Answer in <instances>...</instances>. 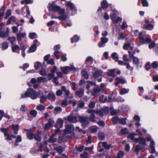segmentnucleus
<instances>
[{
    "label": "nucleus",
    "mask_w": 158,
    "mask_h": 158,
    "mask_svg": "<svg viewBox=\"0 0 158 158\" xmlns=\"http://www.w3.org/2000/svg\"><path fill=\"white\" fill-rule=\"evenodd\" d=\"M40 94V93H38L31 88L28 89L25 93L21 95L22 98H25L28 97L32 99H36Z\"/></svg>",
    "instance_id": "obj_1"
},
{
    "label": "nucleus",
    "mask_w": 158,
    "mask_h": 158,
    "mask_svg": "<svg viewBox=\"0 0 158 158\" xmlns=\"http://www.w3.org/2000/svg\"><path fill=\"white\" fill-rule=\"evenodd\" d=\"M146 140L147 141H150V153L153 154L155 153V155L156 156H158V152H156L154 146L155 143L153 140L152 139L151 137L149 136L146 138Z\"/></svg>",
    "instance_id": "obj_2"
},
{
    "label": "nucleus",
    "mask_w": 158,
    "mask_h": 158,
    "mask_svg": "<svg viewBox=\"0 0 158 158\" xmlns=\"http://www.w3.org/2000/svg\"><path fill=\"white\" fill-rule=\"evenodd\" d=\"M104 85L102 83L100 87H97L93 89V90L91 92L92 95L96 97L99 94V93L104 90Z\"/></svg>",
    "instance_id": "obj_3"
},
{
    "label": "nucleus",
    "mask_w": 158,
    "mask_h": 158,
    "mask_svg": "<svg viewBox=\"0 0 158 158\" xmlns=\"http://www.w3.org/2000/svg\"><path fill=\"white\" fill-rule=\"evenodd\" d=\"M61 90H57L56 93V95L57 96H60L62 95V91L65 93V94L66 96L69 95L70 94V92L69 90L66 89L65 86H63L61 87Z\"/></svg>",
    "instance_id": "obj_4"
},
{
    "label": "nucleus",
    "mask_w": 158,
    "mask_h": 158,
    "mask_svg": "<svg viewBox=\"0 0 158 158\" xmlns=\"http://www.w3.org/2000/svg\"><path fill=\"white\" fill-rule=\"evenodd\" d=\"M79 119L80 122L82 123V125L83 127H85L89 123V120L88 117L79 116Z\"/></svg>",
    "instance_id": "obj_5"
},
{
    "label": "nucleus",
    "mask_w": 158,
    "mask_h": 158,
    "mask_svg": "<svg viewBox=\"0 0 158 158\" xmlns=\"http://www.w3.org/2000/svg\"><path fill=\"white\" fill-rule=\"evenodd\" d=\"M66 128L64 131V136H65L67 134H70L74 130L73 125L72 124L67 125H66Z\"/></svg>",
    "instance_id": "obj_6"
},
{
    "label": "nucleus",
    "mask_w": 158,
    "mask_h": 158,
    "mask_svg": "<svg viewBox=\"0 0 158 158\" xmlns=\"http://www.w3.org/2000/svg\"><path fill=\"white\" fill-rule=\"evenodd\" d=\"M60 7L57 5H54V2L52 3H49L48 8L50 10L53 11L54 12H57Z\"/></svg>",
    "instance_id": "obj_7"
},
{
    "label": "nucleus",
    "mask_w": 158,
    "mask_h": 158,
    "mask_svg": "<svg viewBox=\"0 0 158 158\" xmlns=\"http://www.w3.org/2000/svg\"><path fill=\"white\" fill-rule=\"evenodd\" d=\"M94 111L95 110L88 109L87 110V113L91 114L89 116V120L93 122H96L95 117L94 114Z\"/></svg>",
    "instance_id": "obj_8"
},
{
    "label": "nucleus",
    "mask_w": 158,
    "mask_h": 158,
    "mask_svg": "<svg viewBox=\"0 0 158 158\" xmlns=\"http://www.w3.org/2000/svg\"><path fill=\"white\" fill-rule=\"evenodd\" d=\"M38 42V40H35L34 41L32 45L29 48L27 52H32L36 50L37 48L36 43Z\"/></svg>",
    "instance_id": "obj_9"
},
{
    "label": "nucleus",
    "mask_w": 158,
    "mask_h": 158,
    "mask_svg": "<svg viewBox=\"0 0 158 158\" xmlns=\"http://www.w3.org/2000/svg\"><path fill=\"white\" fill-rule=\"evenodd\" d=\"M108 41V39L106 37H102L101 38V41L98 43V46L100 47H103L105 46V44Z\"/></svg>",
    "instance_id": "obj_10"
},
{
    "label": "nucleus",
    "mask_w": 158,
    "mask_h": 158,
    "mask_svg": "<svg viewBox=\"0 0 158 158\" xmlns=\"http://www.w3.org/2000/svg\"><path fill=\"white\" fill-rule=\"evenodd\" d=\"M60 48V45H55L54 47L55 52L54 55L57 59H59L60 58V56L58 55V54L60 53V52L58 50Z\"/></svg>",
    "instance_id": "obj_11"
},
{
    "label": "nucleus",
    "mask_w": 158,
    "mask_h": 158,
    "mask_svg": "<svg viewBox=\"0 0 158 158\" xmlns=\"http://www.w3.org/2000/svg\"><path fill=\"white\" fill-rule=\"evenodd\" d=\"M67 120L71 123H75L77 122V117L73 116L72 114H71L67 117Z\"/></svg>",
    "instance_id": "obj_12"
},
{
    "label": "nucleus",
    "mask_w": 158,
    "mask_h": 158,
    "mask_svg": "<svg viewBox=\"0 0 158 158\" xmlns=\"http://www.w3.org/2000/svg\"><path fill=\"white\" fill-rule=\"evenodd\" d=\"M54 123V120L51 119H49L48 122L45 126V128L46 129H49L50 127H52Z\"/></svg>",
    "instance_id": "obj_13"
},
{
    "label": "nucleus",
    "mask_w": 158,
    "mask_h": 158,
    "mask_svg": "<svg viewBox=\"0 0 158 158\" xmlns=\"http://www.w3.org/2000/svg\"><path fill=\"white\" fill-rule=\"evenodd\" d=\"M110 16L111 19L115 23H118L119 21H121L122 19V18L120 17H118L117 18L114 17V15H110Z\"/></svg>",
    "instance_id": "obj_14"
},
{
    "label": "nucleus",
    "mask_w": 158,
    "mask_h": 158,
    "mask_svg": "<svg viewBox=\"0 0 158 158\" xmlns=\"http://www.w3.org/2000/svg\"><path fill=\"white\" fill-rule=\"evenodd\" d=\"M63 120L60 118H59L55 125V127L56 128H61L63 127Z\"/></svg>",
    "instance_id": "obj_15"
},
{
    "label": "nucleus",
    "mask_w": 158,
    "mask_h": 158,
    "mask_svg": "<svg viewBox=\"0 0 158 158\" xmlns=\"http://www.w3.org/2000/svg\"><path fill=\"white\" fill-rule=\"evenodd\" d=\"M47 98L50 100L53 101L55 99L56 96L54 93L51 92L48 94Z\"/></svg>",
    "instance_id": "obj_16"
},
{
    "label": "nucleus",
    "mask_w": 158,
    "mask_h": 158,
    "mask_svg": "<svg viewBox=\"0 0 158 158\" xmlns=\"http://www.w3.org/2000/svg\"><path fill=\"white\" fill-rule=\"evenodd\" d=\"M103 72L101 70H96L94 73V77L95 78H98L102 75Z\"/></svg>",
    "instance_id": "obj_17"
},
{
    "label": "nucleus",
    "mask_w": 158,
    "mask_h": 158,
    "mask_svg": "<svg viewBox=\"0 0 158 158\" xmlns=\"http://www.w3.org/2000/svg\"><path fill=\"white\" fill-rule=\"evenodd\" d=\"M54 149L56 150L59 154H60L64 151V148L61 146H59L56 147H55Z\"/></svg>",
    "instance_id": "obj_18"
},
{
    "label": "nucleus",
    "mask_w": 158,
    "mask_h": 158,
    "mask_svg": "<svg viewBox=\"0 0 158 158\" xmlns=\"http://www.w3.org/2000/svg\"><path fill=\"white\" fill-rule=\"evenodd\" d=\"M137 135L136 134L131 133L130 134L128 137V138L132 141L133 142H135L138 141V138H135V135Z\"/></svg>",
    "instance_id": "obj_19"
},
{
    "label": "nucleus",
    "mask_w": 158,
    "mask_h": 158,
    "mask_svg": "<svg viewBox=\"0 0 158 158\" xmlns=\"http://www.w3.org/2000/svg\"><path fill=\"white\" fill-rule=\"evenodd\" d=\"M129 91V89H128L123 88L119 89V93L120 95H123L128 93Z\"/></svg>",
    "instance_id": "obj_20"
},
{
    "label": "nucleus",
    "mask_w": 158,
    "mask_h": 158,
    "mask_svg": "<svg viewBox=\"0 0 158 158\" xmlns=\"http://www.w3.org/2000/svg\"><path fill=\"white\" fill-rule=\"evenodd\" d=\"M139 42L141 44H145V39L143 36H142V32H140L139 33Z\"/></svg>",
    "instance_id": "obj_21"
},
{
    "label": "nucleus",
    "mask_w": 158,
    "mask_h": 158,
    "mask_svg": "<svg viewBox=\"0 0 158 158\" xmlns=\"http://www.w3.org/2000/svg\"><path fill=\"white\" fill-rule=\"evenodd\" d=\"M19 47L17 45H15L11 47L12 51L13 52H16L18 53H19Z\"/></svg>",
    "instance_id": "obj_22"
},
{
    "label": "nucleus",
    "mask_w": 158,
    "mask_h": 158,
    "mask_svg": "<svg viewBox=\"0 0 158 158\" xmlns=\"http://www.w3.org/2000/svg\"><path fill=\"white\" fill-rule=\"evenodd\" d=\"M4 135L6 137V139L9 140H12V139H14L15 138V136L13 135H10L6 132H5Z\"/></svg>",
    "instance_id": "obj_23"
},
{
    "label": "nucleus",
    "mask_w": 158,
    "mask_h": 158,
    "mask_svg": "<svg viewBox=\"0 0 158 158\" xmlns=\"http://www.w3.org/2000/svg\"><path fill=\"white\" fill-rule=\"evenodd\" d=\"M84 90L82 89H80L79 90L76 91V95L79 97H82L84 95Z\"/></svg>",
    "instance_id": "obj_24"
},
{
    "label": "nucleus",
    "mask_w": 158,
    "mask_h": 158,
    "mask_svg": "<svg viewBox=\"0 0 158 158\" xmlns=\"http://www.w3.org/2000/svg\"><path fill=\"white\" fill-rule=\"evenodd\" d=\"M34 139L37 141H40L41 140L40 133L39 132L36 134H34Z\"/></svg>",
    "instance_id": "obj_25"
},
{
    "label": "nucleus",
    "mask_w": 158,
    "mask_h": 158,
    "mask_svg": "<svg viewBox=\"0 0 158 158\" xmlns=\"http://www.w3.org/2000/svg\"><path fill=\"white\" fill-rule=\"evenodd\" d=\"M55 136V134H52L48 140V142L52 143L55 142L57 140V139L54 137Z\"/></svg>",
    "instance_id": "obj_26"
},
{
    "label": "nucleus",
    "mask_w": 158,
    "mask_h": 158,
    "mask_svg": "<svg viewBox=\"0 0 158 158\" xmlns=\"http://www.w3.org/2000/svg\"><path fill=\"white\" fill-rule=\"evenodd\" d=\"M11 127L13 130H14V133L17 134L18 133L17 131L18 130L19 126L18 125L13 124L11 125Z\"/></svg>",
    "instance_id": "obj_27"
},
{
    "label": "nucleus",
    "mask_w": 158,
    "mask_h": 158,
    "mask_svg": "<svg viewBox=\"0 0 158 158\" xmlns=\"http://www.w3.org/2000/svg\"><path fill=\"white\" fill-rule=\"evenodd\" d=\"M133 64L137 67H138L139 64V60L137 57L134 56L133 57Z\"/></svg>",
    "instance_id": "obj_28"
},
{
    "label": "nucleus",
    "mask_w": 158,
    "mask_h": 158,
    "mask_svg": "<svg viewBox=\"0 0 158 158\" xmlns=\"http://www.w3.org/2000/svg\"><path fill=\"white\" fill-rule=\"evenodd\" d=\"M108 72L107 73L108 75L110 76L114 77L115 75L114 74V73L116 71L115 69H112L108 70Z\"/></svg>",
    "instance_id": "obj_29"
},
{
    "label": "nucleus",
    "mask_w": 158,
    "mask_h": 158,
    "mask_svg": "<svg viewBox=\"0 0 158 158\" xmlns=\"http://www.w3.org/2000/svg\"><path fill=\"white\" fill-rule=\"evenodd\" d=\"M7 31L6 32L0 31V37L2 38H5L7 37L8 35V28H7Z\"/></svg>",
    "instance_id": "obj_30"
},
{
    "label": "nucleus",
    "mask_w": 158,
    "mask_h": 158,
    "mask_svg": "<svg viewBox=\"0 0 158 158\" xmlns=\"http://www.w3.org/2000/svg\"><path fill=\"white\" fill-rule=\"evenodd\" d=\"M138 141H136V143H138L142 145H146L145 144V140L144 139H143L140 137L138 138Z\"/></svg>",
    "instance_id": "obj_31"
},
{
    "label": "nucleus",
    "mask_w": 158,
    "mask_h": 158,
    "mask_svg": "<svg viewBox=\"0 0 158 158\" xmlns=\"http://www.w3.org/2000/svg\"><path fill=\"white\" fill-rule=\"evenodd\" d=\"M66 6L68 7H69L71 10L74 9H75V6L74 4L70 2H68L66 4Z\"/></svg>",
    "instance_id": "obj_32"
},
{
    "label": "nucleus",
    "mask_w": 158,
    "mask_h": 158,
    "mask_svg": "<svg viewBox=\"0 0 158 158\" xmlns=\"http://www.w3.org/2000/svg\"><path fill=\"white\" fill-rule=\"evenodd\" d=\"M140 150H141L143 151H144L143 146L140 145H137L135 148V151L137 152Z\"/></svg>",
    "instance_id": "obj_33"
},
{
    "label": "nucleus",
    "mask_w": 158,
    "mask_h": 158,
    "mask_svg": "<svg viewBox=\"0 0 158 158\" xmlns=\"http://www.w3.org/2000/svg\"><path fill=\"white\" fill-rule=\"evenodd\" d=\"M26 35L25 33H18L17 34V37L18 41H20L21 38L24 37Z\"/></svg>",
    "instance_id": "obj_34"
},
{
    "label": "nucleus",
    "mask_w": 158,
    "mask_h": 158,
    "mask_svg": "<svg viewBox=\"0 0 158 158\" xmlns=\"http://www.w3.org/2000/svg\"><path fill=\"white\" fill-rule=\"evenodd\" d=\"M60 68L62 70V71L63 73L65 74H66L67 73L69 69L68 66H65L64 67H60Z\"/></svg>",
    "instance_id": "obj_35"
},
{
    "label": "nucleus",
    "mask_w": 158,
    "mask_h": 158,
    "mask_svg": "<svg viewBox=\"0 0 158 158\" xmlns=\"http://www.w3.org/2000/svg\"><path fill=\"white\" fill-rule=\"evenodd\" d=\"M22 141L21 137L20 135H18L16 138V139L14 143V145L15 146L18 145V142H21Z\"/></svg>",
    "instance_id": "obj_36"
},
{
    "label": "nucleus",
    "mask_w": 158,
    "mask_h": 158,
    "mask_svg": "<svg viewBox=\"0 0 158 158\" xmlns=\"http://www.w3.org/2000/svg\"><path fill=\"white\" fill-rule=\"evenodd\" d=\"M102 145L103 147L106 149H109L111 147V146L110 144H108L106 142H103L102 143Z\"/></svg>",
    "instance_id": "obj_37"
},
{
    "label": "nucleus",
    "mask_w": 158,
    "mask_h": 158,
    "mask_svg": "<svg viewBox=\"0 0 158 158\" xmlns=\"http://www.w3.org/2000/svg\"><path fill=\"white\" fill-rule=\"evenodd\" d=\"M36 109L38 110L42 111L45 109V107L44 106L40 104L37 106Z\"/></svg>",
    "instance_id": "obj_38"
},
{
    "label": "nucleus",
    "mask_w": 158,
    "mask_h": 158,
    "mask_svg": "<svg viewBox=\"0 0 158 158\" xmlns=\"http://www.w3.org/2000/svg\"><path fill=\"white\" fill-rule=\"evenodd\" d=\"M67 18V16L65 15H61L59 17H56V19H58L60 20H65Z\"/></svg>",
    "instance_id": "obj_39"
},
{
    "label": "nucleus",
    "mask_w": 158,
    "mask_h": 158,
    "mask_svg": "<svg viewBox=\"0 0 158 158\" xmlns=\"http://www.w3.org/2000/svg\"><path fill=\"white\" fill-rule=\"evenodd\" d=\"M34 134L30 132H28L27 133V138L30 140H31L34 139Z\"/></svg>",
    "instance_id": "obj_40"
},
{
    "label": "nucleus",
    "mask_w": 158,
    "mask_h": 158,
    "mask_svg": "<svg viewBox=\"0 0 158 158\" xmlns=\"http://www.w3.org/2000/svg\"><path fill=\"white\" fill-rule=\"evenodd\" d=\"M42 81H43L44 82H46L48 81V80L47 79L42 77H38L37 78V81L38 82H40Z\"/></svg>",
    "instance_id": "obj_41"
},
{
    "label": "nucleus",
    "mask_w": 158,
    "mask_h": 158,
    "mask_svg": "<svg viewBox=\"0 0 158 158\" xmlns=\"http://www.w3.org/2000/svg\"><path fill=\"white\" fill-rule=\"evenodd\" d=\"M98 137L100 140H103L105 138V135L102 132H99L98 133Z\"/></svg>",
    "instance_id": "obj_42"
},
{
    "label": "nucleus",
    "mask_w": 158,
    "mask_h": 158,
    "mask_svg": "<svg viewBox=\"0 0 158 158\" xmlns=\"http://www.w3.org/2000/svg\"><path fill=\"white\" fill-rule=\"evenodd\" d=\"M94 113L96 114H99V116L101 117H102L104 114L101 109V110H95Z\"/></svg>",
    "instance_id": "obj_43"
},
{
    "label": "nucleus",
    "mask_w": 158,
    "mask_h": 158,
    "mask_svg": "<svg viewBox=\"0 0 158 158\" xmlns=\"http://www.w3.org/2000/svg\"><path fill=\"white\" fill-rule=\"evenodd\" d=\"M127 119L126 118H122L119 119V122L120 123L122 124L123 125H125L126 124V120Z\"/></svg>",
    "instance_id": "obj_44"
},
{
    "label": "nucleus",
    "mask_w": 158,
    "mask_h": 158,
    "mask_svg": "<svg viewBox=\"0 0 158 158\" xmlns=\"http://www.w3.org/2000/svg\"><path fill=\"white\" fill-rule=\"evenodd\" d=\"M1 48L2 50L6 49L8 48V44L6 42H4L1 44Z\"/></svg>",
    "instance_id": "obj_45"
},
{
    "label": "nucleus",
    "mask_w": 158,
    "mask_h": 158,
    "mask_svg": "<svg viewBox=\"0 0 158 158\" xmlns=\"http://www.w3.org/2000/svg\"><path fill=\"white\" fill-rule=\"evenodd\" d=\"M101 6L103 8H107L108 5V3L106 0H104L101 3Z\"/></svg>",
    "instance_id": "obj_46"
},
{
    "label": "nucleus",
    "mask_w": 158,
    "mask_h": 158,
    "mask_svg": "<svg viewBox=\"0 0 158 158\" xmlns=\"http://www.w3.org/2000/svg\"><path fill=\"white\" fill-rule=\"evenodd\" d=\"M82 76L84 77L86 79H87L89 77V75L88 73L85 71L82 70Z\"/></svg>",
    "instance_id": "obj_47"
},
{
    "label": "nucleus",
    "mask_w": 158,
    "mask_h": 158,
    "mask_svg": "<svg viewBox=\"0 0 158 158\" xmlns=\"http://www.w3.org/2000/svg\"><path fill=\"white\" fill-rule=\"evenodd\" d=\"M81 156L82 158H88L89 156L88 153L86 152H84L80 155Z\"/></svg>",
    "instance_id": "obj_48"
},
{
    "label": "nucleus",
    "mask_w": 158,
    "mask_h": 158,
    "mask_svg": "<svg viewBox=\"0 0 158 158\" xmlns=\"http://www.w3.org/2000/svg\"><path fill=\"white\" fill-rule=\"evenodd\" d=\"M116 79L117 81L119 82L120 83L124 84L126 82V81L124 78L117 77Z\"/></svg>",
    "instance_id": "obj_49"
},
{
    "label": "nucleus",
    "mask_w": 158,
    "mask_h": 158,
    "mask_svg": "<svg viewBox=\"0 0 158 158\" xmlns=\"http://www.w3.org/2000/svg\"><path fill=\"white\" fill-rule=\"evenodd\" d=\"M95 83H94L92 81H89V84H87L86 86V88L88 90H89L90 87V85H95Z\"/></svg>",
    "instance_id": "obj_50"
},
{
    "label": "nucleus",
    "mask_w": 158,
    "mask_h": 158,
    "mask_svg": "<svg viewBox=\"0 0 158 158\" xmlns=\"http://www.w3.org/2000/svg\"><path fill=\"white\" fill-rule=\"evenodd\" d=\"M85 63H86L87 62H90L91 63H92L93 62V58L91 56H90L86 58V59L85 60Z\"/></svg>",
    "instance_id": "obj_51"
},
{
    "label": "nucleus",
    "mask_w": 158,
    "mask_h": 158,
    "mask_svg": "<svg viewBox=\"0 0 158 158\" xmlns=\"http://www.w3.org/2000/svg\"><path fill=\"white\" fill-rule=\"evenodd\" d=\"M145 28L148 30H151L153 28V26L150 24H148L144 26Z\"/></svg>",
    "instance_id": "obj_52"
},
{
    "label": "nucleus",
    "mask_w": 158,
    "mask_h": 158,
    "mask_svg": "<svg viewBox=\"0 0 158 158\" xmlns=\"http://www.w3.org/2000/svg\"><path fill=\"white\" fill-rule=\"evenodd\" d=\"M111 56L113 59L115 61H117L118 57L116 53L114 52L111 55Z\"/></svg>",
    "instance_id": "obj_53"
},
{
    "label": "nucleus",
    "mask_w": 158,
    "mask_h": 158,
    "mask_svg": "<svg viewBox=\"0 0 158 158\" xmlns=\"http://www.w3.org/2000/svg\"><path fill=\"white\" fill-rule=\"evenodd\" d=\"M12 22L14 23L15 22V18L14 17L11 16L9 19L7 21V24H9L11 23Z\"/></svg>",
    "instance_id": "obj_54"
},
{
    "label": "nucleus",
    "mask_w": 158,
    "mask_h": 158,
    "mask_svg": "<svg viewBox=\"0 0 158 158\" xmlns=\"http://www.w3.org/2000/svg\"><path fill=\"white\" fill-rule=\"evenodd\" d=\"M30 113L31 115L35 117L36 116L37 112L36 110H31L30 112Z\"/></svg>",
    "instance_id": "obj_55"
},
{
    "label": "nucleus",
    "mask_w": 158,
    "mask_h": 158,
    "mask_svg": "<svg viewBox=\"0 0 158 158\" xmlns=\"http://www.w3.org/2000/svg\"><path fill=\"white\" fill-rule=\"evenodd\" d=\"M124 156V153L123 151H120L117 154V157L115 158H121Z\"/></svg>",
    "instance_id": "obj_56"
},
{
    "label": "nucleus",
    "mask_w": 158,
    "mask_h": 158,
    "mask_svg": "<svg viewBox=\"0 0 158 158\" xmlns=\"http://www.w3.org/2000/svg\"><path fill=\"white\" fill-rule=\"evenodd\" d=\"M78 40V37L77 36L75 35L71 39V42L73 43L74 42H77Z\"/></svg>",
    "instance_id": "obj_57"
},
{
    "label": "nucleus",
    "mask_w": 158,
    "mask_h": 158,
    "mask_svg": "<svg viewBox=\"0 0 158 158\" xmlns=\"http://www.w3.org/2000/svg\"><path fill=\"white\" fill-rule=\"evenodd\" d=\"M40 98V103H43L44 102V101H45L47 98L46 97L44 96L43 95L41 96Z\"/></svg>",
    "instance_id": "obj_58"
},
{
    "label": "nucleus",
    "mask_w": 158,
    "mask_h": 158,
    "mask_svg": "<svg viewBox=\"0 0 158 158\" xmlns=\"http://www.w3.org/2000/svg\"><path fill=\"white\" fill-rule=\"evenodd\" d=\"M8 40H9L12 44H13L15 42V38L13 37H9L8 38Z\"/></svg>",
    "instance_id": "obj_59"
},
{
    "label": "nucleus",
    "mask_w": 158,
    "mask_h": 158,
    "mask_svg": "<svg viewBox=\"0 0 158 158\" xmlns=\"http://www.w3.org/2000/svg\"><path fill=\"white\" fill-rule=\"evenodd\" d=\"M104 114H107L109 112V109L107 107L101 109Z\"/></svg>",
    "instance_id": "obj_60"
},
{
    "label": "nucleus",
    "mask_w": 158,
    "mask_h": 158,
    "mask_svg": "<svg viewBox=\"0 0 158 158\" xmlns=\"http://www.w3.org/2000/svg\"><path fill=\"white\" fill-rule=\"evenodd\" d=\"M121 132L122 133V134L123 135L128 133L127 129L126 128H125L122 129L121 130Z\"/></svg>",
    "instance_id": "obj_61"
},
{
    "label": "nucleus",
    "mask_w": 158,
    "mask_h": 158,
    "mask_svg": "<svg viewBox=\"0 0 158 158\" xmlns=\"http://www.w3.org/2000/svg\"><path fill=\"white\" fill-rule=\"evenodd\" d=\"M41 64L39 62H37L35 63L34 64L35 68L37 69L39 67L41 66Z\"/></svg>",
    "instance_id": "obj_62"
},
{
    "label": "nucleus",
    "mask_w": 158,
    "mask_h": 158,
    "mask_svg": "<svg viewBox=\"0 0 158 158\" xmlns=\"http://www.w3.org/2000/svg\"><path fill=\"white\" fill-rule=\"evenodd\" d=\"M142 5L143 6L147 7L148 6V3L147 0H143L141 1Z\"/></svg>",
    "instance_id": "obj_63"
},
{
    "label": "nucleus",
    "mask_w": 158,
    "mask_h": 158,
    "mask_svg": "<svg viewBox=\"0 0 158 158\" xmlns=\"http://www.w3.org/2000/svg\"><path fill=\"white\" fill-rule=\"evenodd\" d=\"M152 67L154 69H156L158 67V62L154 61L152 64Z\"/></svg>",
    "instance_id": "obj_64"
}]
</instances>
